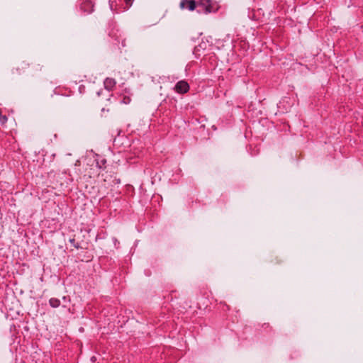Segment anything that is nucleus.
<instances>
[{
	"mask_svg": "<svg viewBox=\"0 0 363 363\" xmlns=\"http://www.w3.org/2000/svg\"><path fill=\"white\" fill-rule=\"evenodd\" d=\"M116 85V81L112 78H106L104 80V86L106 89H111Z\"/></svg>",
	"mask_w": 363,
	"mask_h": 363,
	"instance_id": "20e7f679",
	"label": "nucleus"
},
{
	"mask_svg": "<svg viewBox=\"0 0 363 363\" xmlns=\"http://www.w3.org/2000/svg\"><path fill=\"white\" fill-rule=\"evenodd\" d=\"M189 89V86L185 81H179L175 86V90L181 94L187 92Z\"/></svg>",
	"mask_w": 363,
	"mask_h": 363,
	"instance_id": "7ed1b4c3",
	"label": "nucleus"
},
{
	"mask_svg": "<svg viewBox=\"0 0 363 363\" xmlns=\"http://www.w3.org/2000/svg\"><path fill=\"white\" fill-rule=\"evenodd\" d=\"M133 0H125V1L128 4H130L131 5V2L133 1Z\"/></svg>",
	"mask_w": 363,
	"mask_h": 363,
	"instance_id": "1a4fd4ad",
	"label": "nucleus"
},
{
	"mask_svg": "<svg viewBox=\"0 0 363 363\" xmlns=\"http://www.w3.org/2000/svg\"><path fill=\"white\" fill-rule=\"evenodd\" d=\"M69 242H70L72 244H73V246H74V247H75L76 248H79V245L75 244V240H74V239H70V240H69Z\"/></svg>",
	"mask_w": 363,
	"mask_h": 363,
	"instance_id": "6e6552de",
	"label": "nucleus"
},
{
	"mask_svg": "<svg viewBox=\"0 0 363 363\" xmlns=\"http://www.w3.org/2000/svg\"><path fill=\"white\" fill-rule=\"evenodd\" d=\"M81 8L85 11L91 12L93 10V4H91V1H87L83 4Z\"/></svg>",
	"mask_w": 363,
	"mask_h": 363,
	"instance_id": "39448f33",
	"label": "nucleus"
},
{
	"mask_svg": "<svg viewBox=\"0 0 363 363\" xmlns=\"http://www.w3.org/2000/svg\"><path fill=\"white\" fill-rule=\"evenodd\" d=\"M130 97H124L123 100V102L125 104L130 103Z\"/></svg>",
	"mask_w": 363,
	"mask_h": 363,
	"instance_id": "0eeeda50",
	"label": "nucleus"
},
{
	"mask_svg": "<svg viewBox=\"0 0 363 363\" xmlns=\"http://www.w3.org/2000/svg\"><path fill=\"white\" fill-rule=\"evenodd\" d=\"M197 3L194 0H181L179 7L181 9H188L193 11L196 7Z\"/></svg>",
	"mask_w": 363,
	"mask_h": 363,
	"instance_id": "f03ea898",
	"label": "nucleus"
},
{
	"mask_svg": "<svg viewBox=\"0 0 363 363\" xmlns=\"http://www.w3.org/2000/svg\"><path fill=\"white\" fill-rule=\"evenodd\" d=\"M197 5L203 8L205 13L216 12L217 10L212 0H199Z\"/></svg>",
	"mask_w": 363,
	"mask_h": 363,
	"instance_id": "f257e3e1",
	"label": "nucleus"
},
{
	"mask_svg": "<svg viewBox=\"0 0 363 363\" xmlns=\"http://www.w3.org/2000/svg\"><path fill=\"white\" fill-rule=\"evenodd\" d=\"M49 303L50 306H52V308H57L60 306V301L55 298H51L49 301Z\"/></svg>",
	"mask_w": 363,
	"mask_h": 363,
	"instance_id": "423d86ee",
	"label": "nucleus"
}]
</instances>
